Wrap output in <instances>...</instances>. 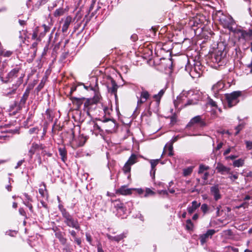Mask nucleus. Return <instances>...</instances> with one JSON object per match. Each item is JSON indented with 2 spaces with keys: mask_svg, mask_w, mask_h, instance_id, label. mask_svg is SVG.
I'll use <instances>...</instances> for the list:
<instances>
[{
  "mask_svg": "<svg viewBox=\"0 0 252 252\" xmlns=\"http://www.w3.org/2000/svg\"><path fill=\"white\" fill-rule=\"evenodd\" d=\"M113 203L114 206L118 211V213H125V212L126 211V209L123 206V204L122 203L120 200H115V201H114Z\"/></svg>",
  "mask_w": 252,
  "mask_h": 252,
  "instance_id": "13",
  "label": "nucleus"
},
{
  "mask_svg": "<svg viewBox=\"0 0 252 252\" xmlns=\"http://www.w3.org/2000/svg\"><path fill=\"white\" fill-rule=\"evenodd\" d=\"M241 94V92H233L231 94H225V97L228 107L231 108L236 105L239 101L238 97Z\"/></svg>",
  "mask_w": 252,
  "mask_h": 252,
  "instance_id": "5",
  "label": "nucleus"
},
{
  "mask_svg": "<svg viewBox=\"0 0 252 252\" xmlns=\"http://www.w3.org/2000/svg\"><path fill=\"white\" fill-rule=\"evenodd\" d=\"M111 87H108V91L111 94H115V95H116V94L118 89V85L116 82L112 78L111 79Z\"/></svg>",
  "mask_w": 252,
  "mask_h": 252,
  "instance_id": "15",
  "label": "nucleus"
},
{
  "mask_svg": "<svg viewBox=\"0 0 252 252\" xmlns=\"http://www.w3.org/2000/svg\"><path fill=\"white\" fill-rule=\"evenodd\" d=\"M43 188H40L39 189V193L41 194V195L42 196L44 197V191L46 190V189L45 185L44 183L43 184Z\"/></svg>",
  "mask_w": 252,
  "mask_h": 252,
  "instance_id": "43",
  "label": "nucleus"
},
{
  "mask_svg": "<svg viewBox=\"0 0 252 252\" xmlns=\"http://www.w3.org/2000/svg\"><path fill=\"white\" fill-rule=\"evenodd\" d=\"M228 174L229 175L228 178L232 182H234L235 180L238 178V173L237 172L233 174V173L230 171V173H228Z\"/></svg>",
  "mask_w": 252,
  "mask_h": 252,
  "instance_id": "27",
  "label": "nucleus"
},
{
  "mask_svg": "<svg viewBox=\"0 0 252 252\" xmlns=\"http://www.w3.org/2000/svg\"><path fill=\"white\" fill-rule=\"evenodd\" d=\"M244 124H240L238 126L235 127V129L236 130V131L235 133V135H237L241 130H242L244 127Z\"/></svg>",
  "mask_w": 252,
  "mask_h": 252,
  "instance_id": "37",
  "label": "nucleus"
},
{
  "mask_svg": "<svg viewBox=\"0 0 252 252\" xmlns=\"http://www.w3.org/2000/svg\"><path fill=\"white\" fill-rule=\"evenodd\" d=\"M244 164V160L242 158H239L235 160L233 162V165L234 167H240L243 166Z\"/></svg>",
  "mask_w": 252,
  "mask_h": 252,
  "instance_id": "24",
  "label": "nucleus"
},
{
  "mask_svg": "<svg viewBox=\"0 0 252 252\" xmlns=\"http://www.w3.org/2000/svg\"><path fill=\"white\" fill-rule=\"evenodd\" d=\"M158 193L159 194H162L165 195H168V193L166 190H160L158 191Z\"/></svg>",
  "mask_w": 252,
  "mask_h": 252,
  "instance_id": "53",
  "label": "nucleus"
},
{
  "mask_svg": "<svg viewBox=\"0 0 252 252\" xmlns=\"http://www.w3.org/2000/svg\"><path fill=\"white\" fill-rule=\"evenodd\" d=\"M191 204L192 206L188 208V211L190 214H192L200 205V203H198L196 201H192Z\"/></svg>",
  "mask_w": 252,
  "mask_h": 252,
  "instance_id": "17",
  "label": "nucleus"
},
{
  "mask_svg": "<svg viewBox=\"0 0 252 252\" xmlns=\"http://www.w3.org/2000/svg\"><path fill=\"white\" fill-rule=\"evenodd\" d=\"M238 33H240V37L242 38L245 39L246 38L249 37V32L247 31L238 30Z\"/></svg>",
  "mask_w": 252,
  "mask_h": 252,
  "instance_id": "28",
  "label": "nucleus"
},
{
  "mask_svg": "<svg viewBox=\"0 0 252 252\" xmlns=\"http://www.w3.org/2000/svg\"><path fill=\"white\" fill-rule=\"evenodd\" d=\"M208 103L211 105L212 107H217V103L214 101L213 99H210L209 101H208Z\"/></svg>",
  "mask_w": 252,
  "mask_h": 252,
  "instance_id": "50",
  "label": "nucleus"
},
{
  "mask_svg": "<svg viewBox=\"0 0 252 252\" xmlns=\"http://www.w3.org/2000/svg\"><path fill=\"white\" fill-rule=\"evenodd\" d=\"M189 74L192 78H197L200 77L201 72L200 71H198L195 67L191 68L189 71Z\"/></svg>",
  "mask_w": 252,
  "mask_h": 252,
  "instance_id": "20",
  "label": "nucleus"
},
{
  "mask_svg": "<svg viewBox=\"0 0 252 252\" xmlns=\"http://www.w3.org/2000/svg\"><path fill=\"white\" fill-rule=\"evenodd\" d=\"M24 161H25L24 159H22V160L19 161L17 162V165L15 167V168L17 169L19 167H20L23 163V162Z\"/></svg>",
  "mask_w": 252,
  "mask_h": 252,
  "instance_id": "54",
  "label": "nucleus"
},
{
  "mask_svg": "<svg viewBox=\"0 0 252 252\" xmlns=\"http://www.w3.org/2000/svg\"><path fill=\"white\" fill-rule=\"evenodd\" d=\"M64 13V10L62 8H60V9H57L54 13V15L55 16V17H59V16H60L62 15H63Z\"/></svg>",
  "mask_w": 252,
  "mask_h": 252,
  "instance_id": "33",
  "label": "nucleus"
},
{
  "mask_svg": "<svg viewBox=\"0 0 252 252\" xmlns=\"http://www.w3.org/2000/svg\"><path fill=\"white\" fill-rule=\"evenodd\" d=\"M35 151L32 148L29 150L28 155L30 158H32L33 155L35 153Z\"/></svg>",
  "mask_w": 252,
  "mask_h": 252,
  "instance_id": "48",
  "label": "nucleus"
},
{
  "mask_svg": "<svg viewBox=\"0 0 252 252\" xmlns=\"http://www.w3.org/2000/svg\"><path fill=\"white\" fill-rule=\"evenodd\" d=\"M209 175V173L208 172H206L202 176L201 178L204 180L203 184H207V181Z\"/></svg>",
  "mask_w": 252,
  "mask_h": 252,
  "instance_id": "40",
  "label": "nucleus"
},
{
  "mask_svg": "<svg viewBox=\"0 0 252 252\" xmlns=\"http://www.w3.org/2000/svg\"><path fill=\"white\" fill-rule=\"evenodd\" d=\"M214 229H209L205 233L199 235V239L201 245H204L209 239H211L213 235L216 233Z\"/></svg>",
  "mask_w": 252,
  "mask_h": 252,
  "instance_id": "7",
  "label": "nucleus"
},
{
  "mask_svg": "<svg viewBox=\"0 0 252 252\" xmlns=\"http://www.w3.org/2000/svg\"><path fill=\"white\" fill-rule=\"evenodd\" d=\"M72 21V18L70 16H67L64 22V23L63 25L62 31L63 32H66L68 30V28Z\"/></svg>",
  "mask_w": 252,
  "mask_h": 252,
  "instance_id": "14",
  "label": "nucleus"
},
{
  "mask_svg": "<svg viewBox=\"0 0 252 252\" xmlns=\"http://www.w3.org/2000/svg\"><path fill=\"white\" fill-rule=\"evenodd\" d=\"M217 18L220 24L225 28L231 29L234 23L232 18L230 15L224 14L222 11H219L217 13Z\"/></svg>",
  "mask_w": 252,
  "mask_h": 252,
  "instance_id": "3",
  "label": "nucleus"
},
{
  "mask_svg": "<svg viewBox=\"0 0 252 252\" xmlns=\"http://www.w3.org/2000/svg\"><path fill=\"white\" fill-rule=\"evenodd\" d=\"M31 148L34 149L35 151L39 148L43 149L42 145H39L38 144L35 143H32Z\"/></svg>",
  "mask_w": 252,
  "mask_h": 252,
  "instance_id": "44",
  "label": "nucleus"
},
{
  "mask_svg": "<svg viewBox=\"0 0 252 252\" xmlns=\"http://www.w3.org/2000/svg\"><path fill=\"white\" fill-rule=\"evenodd\" d=\"M30 94V90L26 89L25 93H24L20 101V105L21 106H23L25 105Z\"/></svg>",
  "mask_w": 252,
  "mask_h": 252,
  "instance_id": "18",
  "label": "nucleus"
},
{
  "mask_svg": "<svg viewBox=\"0 0 252 252\" xmlns=\"http://www.w3.org/2000/svg\"><path fill=\"white\" fill-rule=\"evenodd\" d=\"M209 167L207 166L204 165L203 164H201L199 166V168L198 170V174H201L203 173L205 171H207L208 170Z\"/></svg>",
  "mask_w": 252,
  "mask_h": 252,
  "instance_id": "32",
  "label": "nucleus"
},
{
  "mask_svg": "<svg viewBox=\"0 0 252 252\" xmlns=\"http://www.w3.org/2000/svg\"><path fill=\"white\" fill-rule=\"evenodd\" d=\"M69 234L73 237V238L77 237H76V232L74 230H69L68 231Z\"/></svg>",
  "mask_w": 252,
  "mask_h": 252,
  "instance_id": "52",
  "label": "nucleus"
},
{
  "mask_svg": "<svg viewBox=\"0 0 252 252\" xmlns=\"http://www.w3.org/2000/svg\"><path fill=\"white\" fill-rule=\"evenodd\" d=\"M224 87V83L222 81H219L212 87V91L215 97H218L219 92L222 91Z\"/></svg>",
  "mask_w": 252,
  "mask_h": 252,
  "instance_id": "8",
  "label": "nucleus"
},
{
  "mask_svg": "<svg viewBox=\"0 0 252 252\" xmlns=\"http://www.w3.org/2000/svg\"><path fill=\"white\" fill-rule=\"evenodd\" d=\"M96 0H92V3L89 8L90 11H92L95 5V2Z\"/></svg>",
  "mask_w": 252,
  "mask_h": 252,
  "instance_id": "51",
  "label": "nucleus"
},
{
  "mask_svg": "<svg viewBox=\"0 0 252 252\" xmlns=\"http://www.w3.org/2000/svg\"><path fill=\"white\" fill-rule=\"evenodd\" d=\"M30 202V201H23V203L29 208L31 212H33L32 205Z\"/></svg>",
  "mask_w": 252,
  "mask_h": 252,
  "instance_id": "42",
  "label": "nucleus"
},
{
  "mask_svg": "<svg viewBox=\"0 0 252 252\" xmlns=\"http://www.w3.org/2000/svg\"><path fill=\"white\" fill-rule=\"evenodd\" d=\"M201 210L204 214H206L209 210L208 206L206 204H203L201 205Z\"/></svg>",
  "mask_w": 252,
  "mask_h": 252,
  "instance_id": "39",
  "label": "nucleus"
},
{
  "mask_svg": "<svg viewBox=\"0 0 252 252\" xmlns=\"http://www.w3.org/2000/svg\"><path fill=\"white\" fill-rule=\"evenodd\" d=\"M186 135H189V134H186L185 135L180 136V135H178L175 137H174L172 140H171V142L174 143L176 142L179 139L184 137Z\"/></svg>",
  "mask_w": 252,
  "mask_h": 252,
  "instance_id": "41",
  "label": "nucleus"
},
{
  "mask_svg": "<svg viewBox=\"0 0 252 252\" xmlns=\"http://www.w3.org/2000/svg\"><path fill=\"white\" fill-rule=\"evenodd\" d=\"M164 93V90L162 89L161 90L158 94H155L153 96L154 98L155 99V102H151L148 108L147 112L146 114L147 116H151L152 112L154 113H157L158 112L160 100Z\"/></svg>",
  "mask_w": 252,
  "mask_h": 252,
  "instance_id": "2",
  "label": "nucleus"
},
{
  "mask_svg": "<svg viewBox=\"0 0 252 252\" xmlns=\"http://www.w3.org/2000/svg\"><path fill=\"white\" fill-rule=\"evenodd\" d=\"M199 124L201 126H205V123L201 120L200 116H197L192 118L190 122L188 124L186 127H189L192 126L195 124Z\"/></svg>",
  "mask_w": 252,
  "mask_h": 252,
  "instance_id": "10",
  "label": "nucleus"
},
{
  "mask_svg": "<svg viewBox=\"0 0 252 252\" xmlns=\"http://www.w3.org/2000/svg\"><path fill=\"white\" fill-rule=\"evenodd\" d=\"M194 166H190L188 167L187 168H184L183 169V175L184 176H188L191 174L192 173L193 169L194 168Z\"/></svg>",
  "mask_w": 252,
  "mask_h": 252,
  "instance_id": "23",
  "label": "nucleus"
},
{
  "mask_svg": "<svg viewBox=\"0 0 252 252\" xmlns=\"http://www.w3.org/2000/svg\"><path fill=\"white\" fill-rule=\"evenodd\" d=\"M12 52L10 51H5L0 49V57H1V56L9 57L12 55Z\"/></svg>",
  "mask_w": 252,
  "mask_h": 252,
  "instance_id": "26",
  "label": "nucleus"
},
{
  "mask_svg": "<svg viewBox=\"0 0 252 252\" xmlns=\"http://www.w3.org/2000/svg\"><path fill=\"white\" fill-rule=\"evenodd\" d=\"M19 212L20 215H22L23 216H26V212H25V210H24L23 208H19Z\"/></svg>",
  "mask_w": 252,
  "mask_h": 252,
  "instance_id": "56",
  "label": "nucleus"
},
{
  "mask_svg": "<svg viewBox=\"0 0 252 252\" xmlns=\"http://www.w3.org/2000/svg\"><path fill=\"white\" fill-rule=\"evenodd\" d=\"M159 161H160V159L150 160V162L151 165V170L150 173H151V175H152L153 174L154 177L155 176V174L156 170L155 168V167L158 163Z\"/></svg>",
  "mask_w": 252,
  "mask_h": 252,
  "instance_id": "16",
  "label": "nucleus"
},
{
  "mask_svg": "<svg viewBox=\"0 0 252 252\" xmlns=\"http://www.w3.org/2000/svg\"><path fill=\"white\" fill-rule=\"evenodd\" d=\"M43 27L44 28V32L45 33L49 32V30H50V27L46 26V25L44 24L43 25Z\"/></svg>",
  "mask_w": 252,
  "mask_h": 252,
  "instance_id": "57",
  "label": "nucleus"
},
{
  "mask_svg": "<svg viewBox=\"0 0 252 252\" xmlns=\"http://www.w3.org/2000/svg\"><path fill=\"white\" fill-rule=\"evenodd\" d=\"M226 52L223 51L218 50L212 55L211 60L215 63H217L218 66H222L226 63Z\"/></svg>",
  "mask_w": 252,
  "mask_h": 252,
  "instance_id": "4",
  "label": "nucleus"
},
{
  "mask_svg": "<svg viewBox=\"0 0 252 252\" xmlns=\"http://www.w3.org/2000/svg\"><path fill=\"white\" fill-rule=\"evenodd\" d=\"M220 188L218 185H215L211 187L210 192L215 201H218L221 198V195L220 193Z\"/></svg>",
  "mask_w": 252,
  "mask_h": 252,
  "instance_id": "9",
  "label": "nucleus"
},
{
  "mask_svg": "<svg viewBox=\"0 0 252 252\" xmlns=\"http://www.w3.org/2000/svg\"><path fill=\"white\" fill-rule=\"evenodd\" d=\"M59 155L61 157L62 160L65 162V161L67 159V152L65 149L64 147H60L59 148Z\"/></svg>",
  "mask_w": 252,
  "mask_h": 252,
  "instance_id": "19",
  "label": "nucleus"
},
{
  "mask_svg": "<svg viewBox=\"0 0 252 252\" xmlns=\"http://www.w3.org/2000/svg\"><path fill=\"white\" fill-rule=\"evenodd\" d=\"M193 225L190 219L186 221V228L188 230H192L193 229Z\"/></svg>",
  "mask_w": 252,
  "mask_h": 252,
  "instance_id": "31",
  "label": "nucleus"
},
{
  "mask_svg": "<svg viewBox=\"0 0 252 252\" xmlns=\"http://www.w3.org/2000/svg\"><path fill=\"white\" fill-rule=\"evenodd\" d=\"M149 97V94L146 91H143L141 93V97L146 100Z\"/></svg>",
  "mask_w": 252,
  "mask_h": 252,
  "instance_id": "35",
  "label": "nucleus"
},
{
  "mask_svg": "<svg viewBox=\"0 0 252 252\" xmlns=\"http://www.w3.org/2000/svg\"><path fill=\"white\" fill-rule=\"evenodd\" d=\"M119 192L123 195H126L130 193V190L125 187H122L119 189Z\"/></svg>",
  "mask_w": 252,
  "mask_h": 252,
  "instance_id": "29",
  "label": "nucleus"
},
{
  "mask_svg": "<svg viewBox=\"0 0 252 252\" xmlns=\"http://www.w3.org/2000/svg\"><path fill=\"white\" fill-rule=\"evenodd\" d=\"M84 107H85V111H87V113L88 115L90 116V113H89V105H90V102L89 100H86V102L84 103Z\"/></svg>",
  "mask_w": 252,
  "mask_h": 252,
  "instance_id": "38",
  "label": "nucleus"
},
{
  "mask_svg": "<svg viewBox=\"0 0 252 252\" xmlns=\"http://www.w3.org/2000/svg\"><path fill=\"white\" fill-rule=\"evenodd\" d=\"M173 144L172 143L170 142V143L167 144L164 148V151L163 153L165 152V150L167 149L169 151L168 152V156H172L173 155Z\"/></svg>",
  "mask_w": 252,
  "mask_h": 252,
  "instance_id": "21",
  "label": "nucleus"
},
{
  "mask_svg": "<svg viewBox=\"0 0 252 252\" xmlns=\"http://www.w3.org/2000/svg\"><path fill=\"white\" fill-rule=\"evenodd\" d=\"M73 103H76L78 107H79L83 103V100H85V98H78L75 97L71 98Z\"/></svg>",
  "mask_w": 252,
  "mask_h": 252,
  "instance_id": "25",
  "label": "nucleus"
},
{
  "mask_svg": "<svg viewBox=\"0 0 252 252\" xmlns=\"http://www.w3.org/2000/svg\"><path fill=\"white\" fill-rule=\"evenodd\" d=\"M37 128H35V127H33V128H30L29 130V132L30 134H32L34 132H36V131H37Z\"/></svg>",
  "mask_w": 252,
  "mask_h": 252,
  "instance_id": "59",
  "label": "nucleus"
},
{
  "mask_svg": "<svg viewBox=\"0 0 252 252\" xmlns=\"http://www.w3.org/2000/svg\"><path fill=\"white\" fill-rule=\"evenodd\" d=\"M44 83L43 82H41L37 87L36 90L37 92H39L44 87Z\"/></svg>",
  "mask_w": 252,
  "mask_h": 252,
  "instance_id": "49",
  "label": "nucleus"
},
{
  "mask_svg": "<svg viewBox=\"0 0 252 252\" xmlns=\"http://www.w3.org/2000/svg\"><path fill=\"white\" fill-rule=\"evenodd\" d=\"M130 38L133 41H135L138 39V36L136 34H133L131 35Z\"/></svg>",
  "mask_w": 252,
  "mask_h": 252,
  "instance_id": "55",
  "label": "nucleus"
},
{
  "mask_svg": "<svg viewBox=\"0 0 252 252\" xmlns=\"http://www.w3.org/2000/svg\"><path fill=\"white\" fill-rule=\"evenodd\" d=\"M237 157L236 156H235V155H231V156H228L226 158V159H232V160H233L235 158H236Z\"/></svg>",
  "mask_w": 252,
  "mask_h": 252,
  "instance_id": "60",
  "label": "nucleus"
},
{
  "mask_svg": "<svg viewBox=\"0 0 252 252\" xmlns=\"http://www.w3.org/2000/svg\"><path fill=\"white\" fill-rule=\"evenodd\" d=\"M137 161V157L135 154H132L131 156L128 158V160L125 163L124 166L123 167V170L124 173L126 174H128L127 176V178L128 179L130 178V172L131 170V166Z\"/></svg>",
  "mask_w": 252,
  "mask_h": 252,
  "instance_id": "6",
  "label": "nucleus"
},
{
  "mask_svg": "<svg viewBox=\"0 0 252 252\" xmlns=\"http://www.w3.org/2000/svg\"><path fill=\"white\" fill-rule=\"evenodd\" d=\"M229 249L231 251H232L233 252H238V250L237 248H233V247H230L229 248Z\"/></svg>",
  "mask_w": 252,
  "mask_h": 252,
  "instance_id": "64",
  "label": "nucleus"
},
{
  "mask_svg": "<svg viewBox=\"0 0 252 252\" xmlns=\"http://www.w3.org/2000/svg\"><path fill=\"white\" fill-rule=\"evenodd\" d=\"M154 195L155 192L153 191L151 189H147L146 190V193L145 194V196H148L149 195Z\"/></svg>",
  "mask_w": 252,
  "mask_h": 252,
  "instance_id": "46",
  "label": "nucleus"
},
{
  "mask_svg": "<svg viewBox=\"0 0 252 252\" xmlns=\"http://www.w3.org/2000/svg\"><path fill=\"white\" fill-rule=\"evenodd\" d=\"M222 143H220L218 144L217 147L216 148V150H219L221 148L222 146Z\"/></svg>",
  "mask_w": 252,
  "mask_h": 252,
  "instance_id": "63",
  "label": "nucleus"
},
{
  "mask_svg": "<svg viewBox=\"0 0 252 252\" xmlns=\"http://www.w3.org/2000/svg\"><path fill=\"white\" fill-rule=\"evenodd\" d=\"M216 169L217 172L221 175L228 174L230 173V168L224 166L223 164L219 162L217 164Z\"/></svg>",
  "mask_w": 252,
  "mask_h": 252,
  "instance_id": "11",
  "label": "nucleus"
},
{
  "mask_svg": "<svg viewBox=\"0 0 252 252\" xmlns=\"http://www.w3.org/2000/svg\"><path fill=\"white\" fill-rule=\"evenodd\" d=\"M6 65V63L5 62H2L1 57H0V74H1L4 71Z\"/></svg>",
  "mask_w": 252,
  "mask_h": 252,
  "instance_id": "36",
  "label": "nucleus"
},
{
  "mask_svg": "<svg viewBox=\"0 0 252 252\" xmlns=\"http://www.w3.org/2000/svg\"><path fill=\"white\" fill-rule=\"evenodd\" d=\"M61 211L64 219L63 222L66 225L78 231L80 230V226L77 220L74 219L65 209H62Z\"/></svg>",
  "mask_w": 252,
  "mask_h": 252,
  "instance_id": "1",
  "label": "nucleus"
},
{
  "mask_svg": "<svg viewBox=\"0 0 252 252\" xmlns=\"http://www.w3.org/2000/svg\"><path fill=\"white\" fill-rule=\"evenodd\" d=\"M194 104L193 103V100H189L187 102V103L186 104H185V106H188V105H191V104Z\"/></svg>",
  "mask_w": 252,
  "mask_h": 252,
  "instance_id": "62",
  "label": "nucleus"
},
{
  "mask_svg": "<svg viewBox=\"0 0 252 252\" xmlns=\"http://www.w3.org/2000/svg\"><path fill=\"white\" fill-rule=\"evenodd\" d=\"M221 207L220 205H219L217 207V216H220L222 215L221 213L222 212L223 210H221Z\"/></svg>",
  "mask_w": 252,
  "mask_h": 252,
  "instance_id": "45",
  "label": "nucleus"
},
{
  "mask_svg": "<svg viewBox=\"0 0 252 252\" xmlns=\"http://www.w3.org/2000/svg\"><path fill=\"white\" fill-rule=\"evenodd\" d=\"M23 195H24V196L26 198V200L25 201H32V197L30 196V195H29L28 194V193H24L23 194Z\"/></svg>",
  "mask_w": 252,
  "mask_h": 252,
  "instance_id": "47",
  "label": "nucleus"
},
{
  "mask_svg": "<svg viewBox=\"0 0 252 252\" xmlns=\"http://www.w3.org/2000/svg\"><path fill=\"white\" fill-rule=\"evenodd\" d=\"M232 148H228V149H226V150L224 151V153H223V155H224V156L228 155V154L230 152V151H231V149H232Z\"/></svg>",
  "mask_w": 252,
  "mask_h": 252,
  "instance_id": "61",
  "label": "nucleus"
},
{
  "mask_svg": "<svg viewBox=\"0 0 252 252\" xmlns=\"http://www.w3.org/2000/svg\"><path fill=\"white\" fill-rule=\"evenodd\" d=\"M126 234L122 233L120 235L114 236V241H116L117 242H119L122 240H123L125 237H126Z\"/></svg>",
  "mask_w": 252,
  "mask_h": 252,
  "instance_id": "30",
  "label": "nucleus"
},
{
  "mask_svg": "<svg viewBox=\"0 0 252 252\" xmlns=\"http://www.w3.org/2000/svg\"><path fill=\"white\" fill-rule=\"evenodd\" d=\"M17 88L18 86L15 85L11 89L9 90V91L4 93L5 95L6 96H8L12 94H14L16 89H17Z\"/></svg>",
  "mask_w": 252,
  "mask_h": 252,
  "instance_id": "34",
  "label": "nucleus"
},
{
  "mask_svg": "<svg viewBox=\"0 0 252 252\" xmlns=\"http://www.w3.org/2000/svg\"><path fill=\"white\" fill-rule=\"evenodd\" d=\"M74 241L77 243V245H80L81 244V240L80 238L75 237L74 238Z\"/></svg>",
  "mask_w": 252,
  "mask_h": 252,
  "instance_id": "58",
  "label": "nucleus"
},
{
  "mask_svg": "<svg viewBox=\"0 0 252 252\" xmlns=\"http://www.w3.org/2000/svg\"><path fill=\"white\" fill-rule=\"evenodd\" d=\"M19 71V68H15L13 69L8 74L7 77V79L6 80H4L3 79V77L2 76L1 74H0V80L2 82H7L10 81V79H12L13 78H15L17 77V74Z\"/></svg>",
  "mask_w": 252,
  "mask_h": 252,
  "instance_id": "12",
  "label": "nucleus"
},
{
  "mask_svg": "<svg viewBox=\"0 0 252 252\" xmlns=\"http://www.w3.org/2000/svg\"><path fill=\"white\" fill-rule=\"evenodd\" d=\"M55 236L59 240L62 244L64 245L66 243V239L63 236L62 233L61 232H56Z\"/></svg>",
  "mask_w": 252,
  "mask_h": 252,
  "instance_id": "22",
  "label": "nucleus"
}]
</instances>
